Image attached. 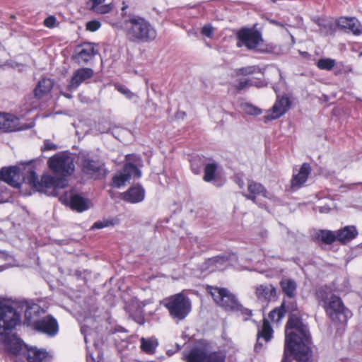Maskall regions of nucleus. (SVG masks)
Returning a JSON list of instances; mask_svg holds the SVG:
<instances>
[{
    "instance_id": "1",
    "label": "nucleus",
    "mask_w": 362,
    "mask_h": 362,
    "mask_svg": "<svg viewBox=\"0 0 362 362\" xmlns=\"http://www.w3.org/2000/svg\"><path fill=\"white\" fill-rule=\"evenodd\" d=\"M32 161L26 165L19 166H11L8 169H4L2 175L4 179L8 182L11 186L19 187L23 182H26L35 188L37 191L50 196H61L60 190L68 185L65 178H56L53 176L45 175L38 180L33 166Z\"/></svg>"
},
{
    "instance_id": "2",
    "label": "nucleus",
    "mask_w": 362,
    "mask_h": 362,
    "mask_svg": "<svg viewBox=\"0 0 362 362\" xmlns=\"http://www.w3.org/2000/svg\"><path fill=\"white\" fill-rule=\"evenodd\" d=\"M127 5L123 2L121 20L113 24L121 29L128 41L132 43L151 42L157 37L155 27L145 18L124 12Z\"/></svg>"
},
{
    "instance_id": "3",
    "label": "nucleus",
    "mask_w": 362,
    "mask_h": 362,
    "mask_svg": "<svg viewBox=\"0 0 362 362\" xmlns=\"http://www.w3.org/2000/svg\"><path fill=\"white\" fill-rule=\"evenodd\" d=\"M19 322L20 315L13 308L0 305V335L4 336V345L13 354L20 353L24 346L23 341L16 335H8Z\"/></svg>"
},
{
    "instance_id": "4",
    "label": "nucleus",
    "mask_w": 362,
    "mask_h": 362,
    "mask_svg": "<svg viewBox=\"0 0 362 362\" xmlns=\"http://www.w3.org/2000/svg\"><path fill=\"white\" fill-rule=\"evenodd\" d=\"M316 296L320 301L325 303L326 312L333 320L344 323L351 316V313L344 306L340 298L332 295L327 303V294L322 288L317 291Z\"/></svg>"
},
{
    "instance_id": "5",
    "label": "nucleus",
    "mask_w": 362,
    "mask_h": 362,
    "mask_svg": "<svg viewBox=\"0 0 362 362\" xmlns=\"http://www.w3.org/2000/svg\"><path fill=\"white\" fill-rule=\"evenodd\" d=\"M164 306L168 309L170 316L177 323L185 319L192 310L189 298L182 293L165 298Z\"/></svg>"
},
{
    "instance_id": "6",
    "label": "nucleus",
    "mask_w": 362,
    "mask_h": 362,
    "mask_svg": "<svg viewBox=\"0 0 362 362\" xmlns=\"http://www.w3.org/2000/svg\"><path fill=\"white\" fill-rule=\"evenodd\" d=\"M185 362H225V357L217 352H210L206 346L199 343L182 356Z\"/></svg>"
},
{
    "instance_id": "7",
    "label": "nucleus",
    "mask_w": 362,
    "mask_h": 362,
    "mask_svg": "<svg viewBox=\"0 0 362 362\" xmlns=\"http://www.w3.org/2000/svg\"><path fill=\"white\" fill-rule=\"evenodd\" d=\"M81 162V170L84 175L95 180L105 176L107 172L105 165L98 159H93L87 153L82 152L79 155Z\"/></svg>"
},
{
    "instance_id": "8",
    "label": "nucleus",
    "mask_w": 362,
    "mask_h": 362,
    "mask_svg": "<svg viewBox=\"0 0 362 362\" xmlns=\"http://www.w3.org/2000/svg\"><path fill=\"white\" fill-rule=\"evenodd\" d=\"M210 293L214 301L219 306L227 311L238 310L240 309V303L233 293L223 288L212 287Z\"/></svg>"
},
{
    "instance_id": "9",
    "label": "nucleus",
    "mask_w": 362,
    "mask_h": 362,
    "mask_svg": "<svg viewBox=\"0 0 362 362\" xmlns=\"http://www.w3.org/2000/svg\"><path fill=\"white\" fill-rule=\"evenodd\" d=\"M49 167L55 173L65 176L74 171V158L66 153H59L48 160Z\"/></svg>"
},
{
    "instance_id": "10",
    "label": "nucleus",
    "mask_w": 362,
    "mask_h": 362,
    "mask_svg": "<svg viewBox=\"0 0 362 362\" xmlns=\"http://www.w3.org/2000/svg\"><path fill=\"white\" fill-rule=\"evenodd\" d=\"M238 42L237 46H245L247 49H257L262 42L261 34L255 30L248 28L240 30L237 33Z\"/></svg>"
},
{
    "instance_id": "11",
    "label": "nucleus",
    "mask_w": 362,
    "mask_h": 362,
    "mask_svg": "<svg viewBox=\"0 0 362 362\" xmlns=\"http://www.w3.org/2000/svg\"><path fill=\"white\" fill-rule=\"evenodd\" d=\"M59 200L64 204L69 206L72 209L82 212L90 208V202L72 191L66 192L61 195Z\"/></svg>"
},
{
    "instance_id": "12",
    "label": "nucleus",
    "mask_w": 362,
    "mask_h": 362,
    "mask_svg": "<svg viewBox=\"0 0 362 362\" xmlns=\"http://www.w3.org/2000/svg\"><path fill=\"white\" fill-rule=\"evenodd\" d=\"M96 54L97 51L93 44L83 43L76 47L72 59L79 65L86 64L92 60Z\"/></svg>"
},
{
    "instance_id": "13",
    "label": "nucleus",
    "mask_w": 362,
    "mask_h": 362,
    "mask_svg": "<svg viewBox=\"0 0 362 362\" xmlns=\"http://www.w3.org/2000/svg\"><path fill=\"white\" fill-rule=\"evenodd\" d=\"M35 330L49 337L55 336L59 330L58 323L55 318L47 315L33 322Z\"/></svg>"
},
{
    "instance_id": "14",
    "label": "nucleus",
    "mask_w": 362,
    "mask_h": 362,
    "mask_svg": "<svg viewBox=\"0 0 362 362\" xmlns=\"http://www.w3.org/2000/svg\"><path fill=\"white\" fill-rule=\"evenodd\" d=\"M141 176V172L139 169L132 163H127L119 175L114 176L112 179L113 185L119 188L132 177L139 178Z\"/></svg>"
},
{
    "instance_id": "15",
    "label": "nucleus",
    "mask_w": 362,
    "mask_h": 362,
    "mask_svg": "<svg viewBox=\"0 0 362 362\" xmlns=\"http://www.w3.org/2000/svg\"><path fill=\"white\" fill-rule=\"evenodd\" d=\"M243 195L254 203H256L257 197L259 196L268 199L272 198V194L262 184L252 180L247 181V191L243 193Z\"/></svg>"
},
{
    "instance_id": "16",
    "label": "nucleus",
    "mask_w": 362,
    "mask_h": 362,
    "mask_svg": "<svg viewBox=\"0 0 362 362\" xmlns=\"http://www.w3.org/2000/svg\"><path fill=\"white\" fill-rule=\"evenodd\" d=\"M289 107L290 101L287 97H278L271 110V112L265 115L264 118L267 121L278 119L286 112Z\"/></svg>"
},
{
    "instance_id": "17",
    "label": "nucleus",
    "mask_w": 362,
    "mask_h": 362,
    "mask_svg": "<svg viewBox=\"0 0 362 362\" xmlns=\"http://www.w3.org/2000/svg\"><path fill=\"white\" fill-rule=\"evenodd\" d=\"M24 127L20 124L19 119L11 114L0 112V130L8 132L19 131Z\"/></svg>"
},
{
    "instance_id": "18",
    "label": "nucleus",
    "mask_w": 362,
    "mask_h": 362,
    "mask_svg": "<svg viewBox=\"0 0 362 362\" xmlns=\"http://www.w3.org/2000/svg\"><path fill=\"white\" fill-rule=\"evenodd\" d=\"M272 334L273 329L269 322L268 320L264 318L261 328L258 329L257 343L255 345V351L257 353L260 352L263 349L264 344L262 340H264L265 342L269 341L272 338Z\"/></svg>"
},
{
    "instance_id": "19",
    "label": "nucleus",
    "mask_w": 362,
    "mask_h": 362,
    "mask_svg": "<svg viewBox=\"0 0 362 362\" xmlns=\"http://www.w3.org/2000/svg\"><path fill=\"white\" fill-rule=\"evenodd\" d=\"M93 70L90 68H80L76 69L69 84V89L77 88L82 83H86L93 77Z\"/></svg>"
},
{
    "instance_id": "20",
    "label": "nucleus",
    "mask_w": 362,
    "mask_h": 362,
    "mask_svg": "<svg viewBox=\"0 0 362 362\" xmlns=\"http://www.w3.org/2000/svg\"><path fill=\"white\" fill-rule=\"evenodd\" d=\"M311 173V168L308 163H303L298 173L293 174L291 180V187L293 189H298L307 180L309 175Z\"/></svg>"
},
{
    "instance_id": "21",
    "label": "nucleus",
    "mask_w": 362,
    "mask_h": 362,
    "mask_svg": "<svg viewBox=\"0 0 362 362\" xmlns=\"http://www.w3.org/2000/svg\"><path fill=\"white\" fill-rule=\"evenodd\" d=\"M145 191L141 186H134L123 193L122 199L127 202L136 204L144 200Z\"/></svg>"
},
{
    "instance_id": "22",
    "label": "nucleus",
    "mask_w": 362,
    "mask_h": 362,
    "mask_svg": "<svg viewBox=\"0 0 362 362\" xmlns=\"http://www.w3.org/2000/svg\"><path fill=\"white\" fill-rule=\"evenodd\" d=\"M52 356L44 349L36 347L27 348V360L28 362H48Z\"/></svg>"
},
{
    "instance_id": "23",
    "label": "nucleus",
    "mask_w": 362,
    "mask_h": 362,
    "mask_svg": "<svg viewBox=\"0 0 362 362\" xmlns=\"http://www.w3.org/2000/svg\"><path fill=\"white\" fill-rule=\"evenodd\" d=\"M337 24L341 28L349 30L354 35L362 33V25L355 18L341 17L338 20Z\"/></svg>"
},
{
    "instance_id": "24",
    "label": "nucleus",
    "mask_w": 362,
    "mask_h": 362,
    "mask_svg": "<svg viewBox=\"0 0 362 362\" xmlns=\"http://www.w3.org/2000/svg\"><path fill=\"white\" fill-rule=\"evenodd\" d=\"M358 235L356 228L354 226H345L336 231V240L346 244L354 239Z\"/></svg>"
},
{
    "instance_id": "25",
    "label": "nucleus",
    "mask_w": 362,
    "mask_h": 362,
    "mask_svg": "<svg viewBox=\"0 0 362 362\" xmlns=\"http://www.w3.org/2000/svg\"><path fill=\"white\" fill-rule=\"evenodd\" d=\"M54 82L50 78H42L40 80L34 90L36 98H41L47 95L53 88Z\"/></svg>"
},
{
    "instance_id": "26",
    "label": "nucleus",
    "mask_w": 362,
    "mask_h": 362,
    "mask_svg": "<svg viewBox=\"0 0 362 362\" xmlns=\"http://www.w3.org/2000/svg\"><path fill=\"white\" fill-rule=\"evenodd\" d=\"M105 0H88L89 9L98 14L109 13L112 7L110 4H105Z\"/></svg>"
},
{
    "instance_id": "27",
    "label": "nucleus",
    "mask_w": 362,
    "mask_h": 362,
    "mask_svg": "<svg viewBox=\"0 0 362 362\" xmlns=\"http://www.w3.org/2000/svg\"><path fill=\"white\" fill-rule=\"evenodd\" d=\"M315 238L318 241L330 245L336 240V232L328 230H320L315 233Z\"/></svg>"
},
{
    "instance_id": "28",
    "label": "nucleus",
    "mask_w": 362,
    "mask_h": 362,
    "mask_svg": "<svg viewBox=\"0 0 362 362\" xmlns=\"http://www.w3.org/2000/svg\"><path fill=\"white\" fill-rule=\"evenodd\" d=\"M9 168H3L0 171V204L11 202L12 199V194L10 190L4 185H1L2 181L9 185L8 182L6 181L2 175L3 170L8 169Z\"/></svg>"
},
{
    "instance_id": "29",
    "label": "nucleus",
    "mask_w": 362,
    "mask_h": 362,
    "mask_svg": "<svg viewBox=\"0 0 362 362\" xmlns=\"http://www.w3.org/2000/svg\"><path fill=\"white\" fill-rule=\"evenodd\" d=\"M280 284L282 291L288 297L293 298L295 296L297 287L295 281L290 279H285L281 281Z\"/></svg>"
},
{
    "instance_id": "30",
    "label": "nucleus",
    "mask_w": 362,
    "mask_h": 362,
    "mask_svg": "<svg viewBox=\"0 0 362 362\" xmlns=\"http://www.w3.org/2000/svg\"><path fill=\"white\" fill-rule=\"evenodd\" d=\"M158 346V342L154 339H141V348L147 354H152Z\"/></svg>"
},
{
    "instance_id": "31",
    "label": "nucleus",
    "mask_w": 362,
    "mask_h": 362,
    "mask_svg": "<svg viewBox=\"0 0 362 362\" xmlns=\"http://www.w3.org/2000/svg\"><path fill=\"white\" fill-rule=\"evenodd\" d=\"M264 85V82H262V81L257 83L255 81L250 80V79L241 78L237 81V83H235L234 86L237 90H242L246 89L252 86L262 87Z\"/></svg>"
},
{
    "instance_id": "32",
    "label": "nucleus",
    "mask_w": 362,
    "mask_h": 362,
    "mask_svg": "<svg viewBox=\"0 0 362 362\" xmlns=\"http://www.w3.org/2000/svg\"><path fill=\"white\" fill-rule=\"evenodd\" d=\"M274 288H269L265 285H260L256 288V295L259 299L267 300L270 298Z\"/></svg>"
},
{
    "instance_id": "33",
    "label": "nucleus",
    "mask_w": 362,
    "mask_h": 362,
    "mask_svg": "<svg viewBox=\"0 0 362 362\" xmlns=\"http://www.w3.org/2000/svg\"><path fill=\"white\" fill-rule=\"evenodd\" d=\"M241 110L247 115L257 116L262 114V110L251 103H243L240 104Z\"/></svg>"
},
{
    "instance_id": "34",
    "label": "nucleus",
    "mask_w": 362,
    "mask_h": 362,
    "mask_svg": "<svg viewBox=\"0 0 362 362\" xmlns=\"http://www.w3.org/2000/svg\"><path fill=\"white\" fill-rule=\"evenodd\" d=\"M217 170V165L215 163H208L204 168V180L206 182H211L215 176Z\"/></svg>"
},
{
    "instance_id": "35",
    "label": "nucleus",
    "mask_w": 362,
    "mask_h": 362,
    "mask_svg": "<svg viewBox=\"0 0 362 362\" xmlns=\"http://www.w3.org/2000/svg\"><path fill=\"white\" fill-rule=\"evenodd\" d=\"M335 60L330 58L320 59L317 62V66L322 70L330 71L335 66Z\"/></svg>"
},
{
    "instance_id": "36",
    "label": "nucleus",
    "mask_w": 362,
    "mask_h": 362,
    "mask_svg": "<svg viewBox=\"0 0 362 362\" xmlns=\"http://www.w3.org/2000/svg\"><path fill=\"white\" fill-rule=\"evenodd\" d=\"M286 310L282 305L279 308L274 309L269 313V317L273 322H279L284 316Z\"/></svg>"
},
{
    "instance_id": "37",
    "label": "nucleus",
    "mask_w": 362,
    "mask_h": 362,
    "mask_svg": "<svg viewBox=\"0 0 362 362\" xmlns=\"http://www.w3.org/2000/svg\"><path fill=\"white\" fill-rule=\"evenodd\" d=\"M258 69L255 66H247L238 69L236 71L237 74L238 75H250L255 72H256V70Z\"/></svg>"
},
{
    "instance_id": "38",
    "label": "nucleus",
    "mask_w": 362,
    "mask_h": 362,
    "mask_svg": "<svg viewBox=\"0 0 362 362\" xmlns=\"http://www.w3.org/2000/svg\"><path fill=\"white\" fill-rule=\"evenodd\" d=\"M233 312L240 313V315L243 316L244 320H247L252 315L251 310L243 308L241 304H240V309L233 310Z\"/></svg>"
},
{
    "instance_id": "39",
    "label": "nucleus",
    "mask_w": 362,
    "mask_h": 362,
    "mask_svg": "<svg viewBox=\"0 0 362 362\" xmlns=\"http://www.w3.org/2000/svg\"><path fill=\"white\" fill-rule=\"evenodd\" d=\"M110 225H113V223L111 221L105 220L102 221H97L93 225L92 229H100Z\"/></svg>"
},
{
    "instance_id": "40",
    "label": "nucleus",
    "mask_w": 362,
    "mask_h": 362,
    "mask_svg": "<svg viewBox=\"0 0 362 362\" xmlns=\"http://www.w3.org/2000/svg\"><path fill=\"white\" fill-rule=\"evenodd\" d=\"M101 24L98 21H91L87 23L86 29L91 32L96 31L100 27Z\"/></svg>"
},
{
    "instance_id": "41",
    "label": "nucleus",
    "mask_w": 362,
    "mask_h": 362,
    "mask_svg": "<svg viewBox=\"0 0 362 362\" xmlns=\"http://www.w3.org/2000/svg\"><path fill=\"white\" fill-rule=\"evenodd\" d=\"M116 88L119 92L125 95L126 97L129 99H132L135 96L133 93H132L128 88L123 86H117Z\"/></svg>"
},
{
    "instance_id": "42",
    "label": "nucleus",
    "mask_w": 362,
    "mask_h": 362,
    "mask_svg": "<svg viewBox=\"0 0 362 362\" xmlns=\"http://www.w3.org/2000/svg\"><path fill=\"white\" fill-rule=\"evenodd\" d=\"M81 332L84 336V341L86 344L88 343V337L90 335L93 330L88 328V326L86 324H83L81 327Z\"/></svg>"
},
{
    "instance_id": "43",
    "label": "nucleus",
    "mask_w": 362,
    "mask_h": 362,
    "mask_svg": "<svg viewBox=\"0 0 362 362\" xmlns=\"http://www.w3.org/2000/svg\"><path fill=\"white\" fill-rule=\"evenodd\" d=\"M57 148V147L54 143H52L49 140H45L44 141L43 146L41 148V150L42 151H45L56 150Z\"/></svg>"
},
{
    "instance_id": "44",
    "label": "nucleus",
    "mask_w": 362,
    "mask_h": 362,
    "mask_svg": "<svg viewBox=\"0 0 362 362\" xmlns=\"http://www.w3.org/2000/svg\"><path fill=\"white\" fill-rule=\"evenodd\" d=\"M56 18L54 16H50L45 18L44 24L47 28H54L56 23Z\"/></svg>"
},
{
    "instance_id": "45",
    "label": "nucleus",
    "mask_w": 362,
    "mask_h": 362,
    "mask_svg": "<svg viewBox=\"0 0 362 362\" xmlns=\"http://www.w3.org/2000/svg\"><path fill=\"white\" fill-rule=\"evenodd\" d=\"M202 33L208 37H211L213 33V28L211 25H206L202 28Z\"/></svg>"
},
{
    "instance_id": "46",
    "label": "nucleus",
    "mask_w": 362,
    "mask_h": 362,
    "mask_svg": "<svg viewBox=\"0 0 362 362\" xmlns=\"http://www.w3.org/2000/svg\"><path fill=\"white\" fill-rule=\"evenodd\" d=\"M191 167H192V171L196 173V174H199L201 171V168L200 167L198 166L197 165V160L196 158H194L192 162H191Z\"/></svg>"
},
{
    "instance_id": "47",
    "label": "nucleus",
    "mask_w": 362,
    "mask_h": 362,
    "mask_svg": "<svg viewBox=\"0 0 362 362\" xmlns=\"http://www.w3.org/2000/svg\"><path fill=\"white\" fill-rule=\"evenodd\" d=\"M268 71L271 74L279 76L280 80L282 79L281 72L277 67L271 66L269 68Z\"/></svg>"
},
{
    "instance_id": "48",
    "label": "nucleus",
    "mask_w": 362,
    "mask_h": 362,
    "mask_svg": "<svg viewBox=\"0 0 362 362\" xmlns=\"http://www.w3.org/2000/svg\"><path fill=\"white\" fill-rule=\"evenodd\" d=\"M87 362H95V359L93 358V355L90 353L87 354ZM97 362H99L98 361Z\"/></svg>"
},
{
    "instance_id": "49",
    "label": "nucleus",
    "mask_w": 362,
    "mask_h": 362,
    "mask_svg": "<svg viewBox=\"0 0 362 362\" xmlns=\"http://www.w3.org/2000/svg\"><path fill=\"white\" fill-rule=\"evenodd\" d=\"M226 259L223 257H216L214 258L213 261L214 262H225Z\"/></svg>"
},
{
    "instance_id": "50",
    "label": "nucleus",
    "mask_w": 362,
    "mask_h": 362,
    "mask_svg": "<svg viewBox=\"0 0 362 362\" xmlns=\"http://www.w3.org/2000/svg\"><path fill=\"white\" fill-rule=\"evenodd\" d=\"M236 182H237V184L239 185V187L240 188H242L243 187L244 182H243V181L242 180L238 179Z\"/></svg>"
},
{
    "instance_id": "51",
    "label": "nucleus",
    "mask_w": 362,
    "mask_h": 362,
    "mask_svg": "<svg viewBox=\"0 0 362 362\" xmlns=\"http://www.w3.org/2000/svg\"><path fill=\"white\" fill-rule=\"evenodd\" d=\"M150 303H151V301L149 300H146V301H144L141 303V305H140L139 306L141 308H144V306H146V304Z\"/></svg>"
},
{
    "instance_id": "52",
    "label": "nucleus",
    "mask_w": 362,
    "mask_h": 362,
    "mask_svg": "<svg viewBox=\"0 0 362 362\" xmlns=\"http://www.w3.org/2000/svg\"><path fill=\"white\" fill-rule=\"evenodd\" d=\"M98 130L101 132V133H104V132H106L107 131V129H100V128H98Z\"/></svg>"
},
{
    "instance_id": "53",
    "label": "nucleus",
    "mask_w": 362,
    "mask_h": 362,
    "mask_svg": "<svg viewBox=\"0 0 362 362\" xmlns=\"http://www.w3.org/2000/svg\"><path fill=\"white\" fill-rule=\"evenodd\" d=\"M188 34H189V35H193V34H194V35H197V33H196L195 32H192V31H191V30L188 31Z\"/></svg>"
},
{
    "instance_id": "54",
    "label": "nucleus",
    "mask_w": 362,
    "mask_h": 362,
    "mask_svg": "<svg viewBox=\"0 0 362 362\" xmlns=\"http://www.w3.org/2000/svg\"><path fill=\"white\" fill-rule=\"evenodd\" d=\"M4 268L5 267L4 266H0V272L3 271Z\"/></svg>"
},
{
    "instance_id": "55",
    "label": "nucleus",
    "mask_w": 362,
    "mask_h": 362,
    "mask_svg": "<svg viewBox=\"0 0 362 362\" xmlns=\"http://www.w3.org/2000/svg\"><path fill=\"white\" fill-rule=\"evenodd\" d=\"M273 88H274V91H275L276 93H277V92H278V90H277V88H276V86H274V87H273Z\"/></svg>"
},
{
    "instance_id": "56",
    "label": "nucleus",
    "mask_w": 362,
    "mask_h": 362,
    "mask_svg": "<svg viewBox=\"0 0 362 362\" xmlns=\"http://www.w3.org/2000/svg\"><path fill=\"white\" fill-rule=\"evenodd\" d=\"M66 98H71V95H69V94H67V95H66Z\"/></svg>"
},
{
    "instance_id": "57",
    "label": "nucleus",
    "mask_w": 362,
    "mask_h": 362,
    "mask_svg": "<svg viewBox=\"0 0 362 362\" xmlns=\"http://www.w3.org/2000/svg\"><path fill=\"white\" fill-rule=\"evenodd\" d=\"M88 320H90V319H86V322H88Z\"/></svg>"
}]
</instances>
